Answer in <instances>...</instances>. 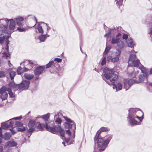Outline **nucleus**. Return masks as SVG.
Masks as SVG:
<instances>
[{
    "instance_id": "nucleus-1",
    "label": "nucleus",
    "mask_w": 152,
    "mask_h": 152,
    "mask_svg": "<svg viewBox=\"0 0 152 152\" xmlns=\"http://www.w3.org/2000/svg\"><path fill=\"white\" fill-rule=\"evenodd\" d=\"M50 113L42 115L41 117L45 121L46 129V130L53 133H55L57 132H59L62 137H64L67 145H69L70 143L69 142V138H66L64 137V131L62 129L59 125L55 126L54 125V122L49 120Z\"/></svg>"
},
{
    "instance_id": "nucleus-2",
    "label": "nucleus",
    "mask_w": 152,
    "mask_h": 152,
    "mask_svg": "<svg viewBox=\"0 0 152 152\" xmlns=\"http://www.w3.org/2000/svg\"><path fill=\"white\" fill-rule=\"evenodd\" d=\"M129 112L127 121L129 125L133 126L140 124V122L136 121V119L138 118L140 121H142L143 118L142 112L138 109L130 108Z\"/></svg>"
},
{
    "instance_id": "nucleus-3",
    "label": "nucleus",
    "mask_w": 152,
    "mask_h": 152,
    "mask_svg": "<svg viewBox=\"0 0 152 152\" xmlns=\"http://www.w3.org/2000/svg\"><path fill=\"white\" fill-rule=\"evenodd\" d=\"M108 129L105 127H101L100 129L98 131L96 134V136L94 138L95 142L97 141L98 146L100 148L99 150L100 152L104 151L107 146L110 140L112 138L111 136L109 135H107L104 137L105 141H104L103 139L100 137L99 136L101 132H105L108 131Z\"/></svg>"
},
{
    "instance_id": "nucleus-4",
    "label": "nucleus",
    "mask_w": 152,
    "mask_h": 152,
    "mask_svg": "<svg viewBox=\"0 0 152 152\" xmlns=\"http://www.w3.org/2000/svg\"><path fill=\"white\" fill-rule=\"evenodd\" d=\"M103 72L104 74L102 75L103 79L109 85L114 83L118 78L117 75L114 73L113 69L106 67L104 69Z\"/></svg>"
},
{
    "instance_id": "nucleus-5",
    "label": "nucleus",
    "mask_w": 152,
    "mask_h": 152,
    "mask_svg": "<svg viewBox=\"0 0 152 152\" xmlns=\"http://www.w3.org/2000/svg\"><path fill=\"white\" fill-rule=\"evenodd\" d=\"M9 36L4 35V34H0V43L1 44L5 43L6 46L5 48H2V50L0 53V57H2L3 59H6L9 57L10 54L9 52L8 44L9 41L8 39Z\"/></svg>"
},
{
    "instance_id": "nucleus-6",
    "label": "nucleus",
    "mask_w": 152,
    "mask_h": 152,
    "mask_svg": "<svg viewBox=\"0 0 152 152\" xmlns=\"http://www.w3.org/2000/svg\"><path fill=\"white\" fill-rule=\"evenodd\" d=\"M9 20L7 18L0 19V34L8 35L11 34L10 32L7 30Z\"/></svg>"
},
{
    "instance_id": "nucleus-7",
    "label": "nucleus",
    "mask_w": 152,
    "mask_h": 152,
    "mask_svg": "<svg viewBox=\"0 0 152 152\" xmlns=\"http://www.w3.org/2000/svg\"><path fill=\"white\" fill-rule=\"evenodd\" d=\"M128 63V70L130 69H133V66L135 67H138V66H139L141 64L140 61L137 58L135 54H131L130 55Z\"/></svg>"
},
{
    "instance_id": "nucleus-8",
    "label": "nucleus",
    "mask_w": 152,
    "mask_h": 152,
    "mask_svg": "<svg viewBox=\"0 0 152 152\" xmlns=\"http://www.w3.org/2000/svg\"><path fill=\"white\" fill-rule=\"evenodd\" d=\"M14 20H15L16 25L18 26V27H16L17 30L20 32H24L26 30V29L23 27L24 22V20L23 17H18Z\"/></svg>"
},
{
    "instance_id": "nucleus-9",
    "label": "nucleus",
    "mask_w": 152,
    "mask_h": 152,
    "mask_svg": "<svg viewBox=\"0 0 152 152\" xmlns=\"http://www.w3.org/2000/svg\"><path fill=\"white\" fill-rule=\"evenodd\" d=\"M63 118L66 121L64 123L65 127L68 129L72 128L73 130H75L76 129V125L74 122L67 117L63 116Z\"/></svg>"
},
{
    "instance_id": "nucleus-10",
    "label": "nucleus",
    "mask_w": 152,
    "mask_h": 152,
    "mask_svg": "<svg viewBox=\"0 0 152 152\" xmlns=\"http://www.w3.org/2000/svg\"><path fill=\"white\" fill-rule=\"evenodd\" d=\"M30 81L28 80H24L20 84L17 85V87L20 88L26 89L29 86Z\"/></svg>"
},
{
    "instance_id": "nucleus-11",
    "label": "nucleus",
    "mask_w": 152,
    "mask_h": 152,
    "mask_svg": "<svg viewBox=\"0 0 152 152\" xmlns=\"http://www.w3.org/2000/svg\"><path fill=\"white\" fill-rule=\"evenodd\" d=\"M134 83H136V80H134L126 79L124 82V88L126 89V91H127L130 86Z\"/></svg>"
},
{
    "instance_id": "nucleus-12",
    "label": "nucleus",
    "mask_w": 152,
    "mask_h": 152,
    "mask_svg": "<svg viewBox=\"0 0 152 152\" xmlns=\"http://www.w3.org/2000/svg\"><path fill=\"white\" fill-rule=\"evenodd\" d=\"M7 91V88L5 86H3L0 89V94H1V98L2 100H5L7 98L8 94L6 92Z\"/></svg>"
},
{
    "instance_id": "nucleus-13",
    "label": "nucleus",
    "mask_w": 152,
    "mask_h": 152,
    "mask_svg": "<svg viewBox=\"0 0 152 152\" xmlns=\"http://www.w3.org/2000/svg\"><path fill=\"white\" fill-rule=\"evenodd\" d=\"M23 63L24 66H26L30 69L32 68L35 66L34 62L31 60H25L24 61Z\"/></svg>"
},
{
    "instance_id": "nucleus-14",
    "label": "nucleus",
    "mask_w": 152,
    "mask_h": 152,
    "mask_svg": "<svg viewBox=\"0 0 152 152\" xmlns=\"http://www.w3.org/2000/svg\"><path fill=\"white\" fill-rule=\"evenodd\" d=\"M126 43L128 46L131 47L132 49L131 51H129V52L130 53H133V52H134V50L132 49L134 45V43L133 42V40L131 38L128 39L126 41Z\"/></svg>"
},
{
    "instance_id": "nucleus-15",
    "label": "nucleus",
    "mask_w": 152,
    "mask_h": 152,
    "mask_svg": "<svg viewBox=\"0 0 152 152\" xmlns=\"http://www.w3.org/2000/svg\"><path fill=\"white\" fill-rule=\"evenodd\" d=\"M10 23L9 26V28L10 30H13L16 29V23L15 20L14 19H10L9 20Z\"/></svg>"
},
{
    "instance_id": "nucleus-16",
    "label": "nucleus",
    "mask_w": 152,
    "mask_h": 152,
    "mask_svg": "<svg viewBox=\"0 0 152 152\" xmlns=\"http://www.w3.org/2000/svg\"><path fill=\"white\" fill-rule=\"evenodd\" d=\"M146 76H145L144 74L141 75L139 76L138 79L136 80V83H141L146 78V83H147V78H146Z\"/></svg>"
},
{
    "instance_id": "nucleus-17",
    "label": "nucleus",
    "mask_w": 152,
    "mask_h": 152,
    "mask_svg": "<svg viewBox=\"0 0 152 152\" xmlns=\"http://www.w3.org/2000/svg\"><path fill=\"white\" fill-rule=\"evenodd\" d=\"M44 70V67L43 66H39L37 68L34 70V73L36 75H38L40 74Z\"/></svg>"
},
{
    "instance_id": "nucleus-18",
    "label": "nucleus",
    "mask_w": 152,
    "mask_h": 152,
    "mask_svg": "<svg viewBox=\"0 0 152 152\" xmlns=\"http://www.w3.org/2000/svg\"><path fill=\"white\" fill-rule=\"evenodd\" d=\"M59 113H58L57 115H54L55 122L56 124H60L62 120L59 117Z\"/></svg>"
},
{
    "instance_id": "nucleus-19",
    "label": "nucleus",
    "mask_w": 152,
    "mask_h": 152,
    "mask_svg": "<svg viewBox=\"0 0 152 152\" xmlns=\"http://www.w3.org/2000/svg\"><path fill=\"white\" fill-rule=\"evenodd\" d=\"M17 145L16 142L13 140H10L7 142L6 144V147H12L15 146Z\"/></svg>"
},
{
    "instance_id": "nucleus-20",
    "label": "nucleus",
    "mask_w": 152,
    "mask_h": 152,
    "mask_svg": "<svg viewBox=\"0 0 152 152\" xmlns=\"http://www.w3.org/2000/svg\"><path fill=\"white\" fill-rule=\"evenodd\" d=\"M7 72L9 73V75L10 76L11 80H13L16 75V72L10 69H8Z\"/></svg>"
},
{
    "instance_id": "nucleus-21",
    "label": "nucleus",
    "mask_w": 152,
    "mask_h": 152,
    "mask_svg": "<svg viewBox=\"0 0 152 152\" xmlns=\"http://www.w3.org/2000/svg\"><path fill=\"white\" fill-rule=\"evenodd\" d=\"M137 67H138L139 69L141 70L142 73L145 74L146 76H147L148 75L147 72H146L147 71V69L143 66H141V64L139 66H138Z\"/></svg>"
},
{
    "instance_id": "nucleus-22",
    "label": "nucleus",
    "mask_w": 152,
    "mask_h": 152,
    "mask_svg": "<svg viewBox=\"0 0 152 152\" xmlns=\"http://www.w3.org/2000/svg\"><path fill=\"white\" fill-rule=\"evenodd\" d=\"M11 136V133L9 132L5 133L2 137V138L6 140L9 139Z\"/></svg>"
},
{
    "instance_id": "nucleus-23",
    "label": "nucleus",
    "mask_w": 152,
    "mask_h": 152,
    "mask_svg": "<svg viewBox=\"0 0 152 152\" xmlns=\"http://www.w3.org/2000/svg\"><path fill=\"white\" fill-rule=\"evenodd\" d=\"M49 36V35L46 34L45 35H41L39 37V38L41 42H44L46 38Z\"/></svg>"
},
{
    "instance_id": "nucleus-24",
    "label": "nucleus",
    "mask_w": 152,
    "mask_h": 152,
    "mask_svg": "<svg viewBox=\"0 0 152 152\" xmlns=\"http://www.w3.org/2000/svg\"><path fill=\"white\" fill-rule=\"evenodd\" d=\"M41 24H43V28L46 29V30H45V32L46 34H47V33L48 32L49 30L50 29V27H49L48 24L46 23L42 22H41Z\"/></svg>"
},
{
    "instance_id": "nucleus-25",
    "label": "nucleus",
    "mask_w": 152,
    "mask_h": 152,
    "mask_svg": "<svg viewBox=\"0 0 152 152\" xmlns=\"http://www.w3.org/2000/svg\"><path fill=\"white\" fill-rule=\"evenodd\" d=\"M42 27L43 25L42 24H41V22L40 23V24H39L37 27V29L39 33H43L44 32L43 30V29Z\"/></svg>"
},
{
    "instance_id": "nucleus-26",
    "label": "nucleus",
    "mask_w": 152,
    "mask_h": 152,
    "mask_svg": "<svg viewBox=\"0 0 152 152\" xmlns=\"http://www.w3.org/2000/svg\"><path fill=\"white\" fill-rule=\"evenodd\" d=\"M24 76L26 79L28 80H31L33 78L34 76L32 74L25 73L24 75Z\"/></svg>"
},
{
    "instance_id": "nucleus-27",
    "label": "nucleus",
    "mask_w": 152,
    "mask_h": 152,
    "mask_svg": "<svg viewBox=\"0 0 152 152\" xmlns=\"http://www.w3.org/2000/svg\"><path fill=\"white\" fill-rule=\"evenodd\" d=\"M7 91L8 92L9 96L10 97L13 98L15 96L13 93L11 89L10 88H7Z\"/></svg>"
},
{
    "instance_id": "nucleus-28",
    "label": "nucleus",
    "mask_w": 152,
    "mask_h": 152,
    "mask_svg": "<svg viewBox=\"0 0 152 152\" xmlns=\"http://www.w3.org/2000/svg\"><path fill=\"white\" fill-rule=\"evenodd\" d=\"M120 40V38L116 37L113 38L111 40V43L113 44H117L118 42Z\"/></svg>"
},
{
    "instance_id": "nucleus-29",
    "label": "nucleus",
    "mask_w": 152,
    "mask_h": 152,
    "mask_svg": "<svg viewBox=\"0 0 152 152\" xmlns=\"http://www.w3.org/2000/svg\"><path fill=\"white\" fill-rule=\"evenodd\" d=\"M36 122L34 120L30 121L28 124V126L29 128H32L35 124Z\"/></svg>"
},
{
    "instance_id": "nucleus-30",
    "label": "nucleus",
    "mask_w": 152,
    "mask_h": 152,
    "mask_svg": "<svg viewBox=\"0 0 152 152\" xmlns=\"http://www.w3.org/2000/svg\"><path fill=\"white\" fill-rule=\"evenodd\" d=\"M139 72L138 71H137V72H135V71H133L132 73L129 74V76L132 78H134L136 77V74H138Z\"/></svg>"
},
{
    "instance_id": "nucleus-31",
    "label": "nucleus",
    "mask_w": 152,
    "mask_h": 152,
    "mask_svg": "<svg viewBox=\"0 0 152 152\" xmlns=\"http://www.w3.org/2000/svg\"><path fill=\"white\" fill-rule=\"evenodd\" d=\"M124 43L123 41L119 40L117 44V46L120 48H122L124 47Z\"/></svg>"
},
{
    "instance_id": "nucleus-32",
    "label": "nucleus",
    "mask_w": 152,
    "mask_h": 152,
    "mask_svg": "<svg viewBox=\"0 0 152 152\" xmlns=\"http://www.w3.org/2000/svg\"><path fill=\"white\" fill-rule=\"evenodd\" d=\"M1 126V128L4 129H7L9 127L8 124L6 122L2 123Z\"/></svg>"
},
{
    "instance_id": "nucleus-33",
    "label": "nucleus",
    "mask_w": 152,
    "mask_h": 152,
    "mask_svg": "<svg viewBox=\"0 0 152 152\" xmlns=\"http://www.w3.org/2000/svg\"><path fill=\"white\" fill-rule=\"evenodd\" d=\"M111 48V46L110 45H108L106 47L105 51L103 53L104 56H106L107 53L109 52V50Z\"/></svg>"
},
{
    "instance_id": "nucleus-34",
    "label": "nucleus",
    "mask_w": 152,
    "mask_h": 152,
    "mask_svg": "<svg viewBox=\"0 0 152 152\" xmlns=\"http://www.w3.org/2000/svg\"><path fill=\"white\" fill-rule=\"evenodd\" d=\"M23 72V69L20 66L18 67L17 70V72L18 75H20Z\"/></svg>"
},
{
    "instance_id": "nucleus-35",
    "label": "nucleus",
    "mask_w": 152,
    "mask_h": 152,
    "mask_svg": "<svg viewBox=\"0 0 152 152\" xmlns=\"http://www.w3.org/2000/svg\"><path fill=\"white\" fill-rule=\"evenodd\" d=\"M119 60V57L118 56H115L111 59V61L113 63L117 62Z\"/></svg>"
},
{
    "instance_id": "nucleus-36",
    "label": "nucleus",
    "mask_w": 152,
    "mask_h": 152,
    "mask_svg": "<svg viewBox=\"0 0 152 152\" xmlns=\"http://www.w3.org/2000/svg\"><path fill=\"white\" fill-rule=\"evenodd\" d=\"M45 127V125L43 124H39L37 126V128L40 129L41 130H42Z\"/></svg>"
},
{
    "instance_id": "nucleus-37",
    "label": "nucleus",
    "mask_w": 152,
    "mask_h": 152,
    "mask_svg": "<svg viewBox=\"0 0 152 152\" xmlns=\"http://www.w3.org/2000/svg\"><path fill=\"white\" fill-rule=\"evenodd\" d=\"M121 50H119V49H117L116 50V51L114 52V55L115 56L118 57L120 56L121 54Z\"/></svg>"
},
{
    "instance_id": "nucleus-38",
    "label": "nucleus",
    "mask_w": 152,
    "mask_h": 152,
    "mask_svg": "<svg viewBox=\"0 0 152 152\" xmlns=\"http://www.w3.org/2000/svg\"><path fill=\"white\" fill-rule=\"evenodd\" d=\"M106 56H104L103 55V57L102 58L101 64L102 66L104 65L106 63Z\"/></svg>"
},
{
    "instance_id": "nucleus-39",
    "label": "nucleus",
    "mask_w": 152,
    "mask_h": 152,
    "mask_svg": "<svg viewBox=\"0 0 152 152\" xmlns=\"http://www.w3.org/2000/svg\"><path fill=\"white\" fill-rule=\"evenodd\" d=\"M117 89H118V90H120L122 89V85L120 83H118L117 85Z\"/></svg>"
},
{
    "instance_id": "nucleus-40",
    "label": "nucleus",
    "mask_w": 152,
    "mask_h": 152,
    "mask_svg": "<svg viewBox=\"0 0 152 152\" xmlns=\"http://www.w3.org/2000/svg\"><path fill=\"white\" fill-rule=\"evenodd\" d=\"M15 125L16 126L18 127H21L23 126V124L20 122L16 121Z\"/></svg>"
},
{
    "instance_id": "nucleus-41",
    "label": "nucleus",
    "mask_w": 152,
    "mask_h": 152,
    "mask_svg": "<svg viewBox=\"0 0 152 152\" xmlns=\"http://www.w3.org/2000/svg\"><path fill=\"white\" fill-rule=\"evenodd\" d=\"M53 61H50L48 64L46 65V68H48L50 67L51 66L53 65Z\"/></svg>"
},
{
    "instance_id": "nucleus-42",
    "label": "nucleus",
    "mask_w": 152,
    "mask_h": 152,
    "mask_svg": "<svg viewBox=\"0 0 152 152\" xmlns=\"http://www.w3.org/2000/svg\"><path fill=\"white\" fill-rule=\"evenodd\" d=\"M26 128L25 127L23 126L22 128H18L17 129V130L18 131H20L21 132H23V131H24L26 130Z\"/></svg>"
},
{
    "instance_id": "nucleus-43",
    "label": "nucleus",
    "mask_w": 152,
    "mask_h": 152,
    "mask_svg": "<svg viewBox=\"0 0 152 152\" xmlns=\"http://www.w3.org/2000/svg\"><path fill=\"white\" fill-rule=\"evenodd\" d=\"M35 130V129L34 128H30L28 131V133H31L34 131Z\"/></svg>"
},
{
    "instance_id": "nucleus-44",
    "label": "nucleus",
    "mask_w": 152,
    "mask_h": 152,
    "mask_svg": "<svg viewBox=\"0 0 152 152\" xmlns=\"http://www.w3.org/2000/svg\"><path fill=\"white\" fill-rule=\"evenodd\" d=\"M5 73L3 71H1L0 72V77H4L5 76Z\"/></svg>"
},
{
    "instance_id": "nucleus-45",
    "label": "nucleus",
    "mask_w": 152,
    "mask_h": 152,
    "mask_svg": "<svg viewBox=\"0 0 152 152\" xmlns=\"http://www.w3.org/2000/svg\"><path fill=\"white\" fill-rule=\"evenodd\" d=\"M12 120L11 119L10 120V121L9 124H8L9 127H12L13 125L14 122L12 121Z\"/></svg>"
},
{
    "instance_id": "nucleus-46",
    "label": "nucleus",
    "mask_w": 152,
    "mask_h": 152,
    "mask_svg": "<svg viewBox=\"0 0 152 152\" xmlns=\"http://www.w3.org/2000/svg\"><path fill=\"white\" fill-rule=\"evenodd\" d=\"M22 118V116H20L19 117H17L15 118H13L11 119V120H19L20 119Z\"/></svg>"
},
{
    "instance_id": "nucleus-47",
    "label": "nucleus",
    "mask_w": 152,
    "mask_h": 152,
    "mask_svg": "<svg viewBox=\"0 0 152 152\" xmlns=\"http://www.w3.org/2000/svg\"><path fill=\"white\" fill-rule=\"evenodd\" d=\"M128 37V35L127 34H124L123 36V38L124 39H126Z\"/></svg>"
},
{
    "instance_id": "nucleus-48",
    "label": "nucleus",
    "mask_w": 152,
    "mask_h": 152,
    "mask_svg": "<svg viewBox=\"0 0 152 152\" xmlns=\"http://www.w3.org/2000/svg\"><path fill=\"white\" fill-rule=\"evenodd\" d=\"M149 88L151 92H152V83H149Z\"/></svg>"
},
{
    "instance_id": "nucleus-49",
    "label": "nucleus",
    "mask_w": 152,
    "mask_h": 152,
    "mask_svg": "<svg viewBox=\"0 0 152 152\" xmlns=\"http://www.w3.org/2000/svg\"><path fill=\"white\" fill-rule=\"evenodd\" d=\"M54 60L57 61L58 62H61L62 61V59L59 58H55Z\"/></svg>"
},
{
    "instance_id": "nucleus-50",
    "label": "nucleus",
    "mask_w": 152,
    "mask_h": 152,
    "mask_svg": "<svg viewBox=\"0 0 152 152\" xmlns=\"http://www.w3.org/2000/svg\"><path fill=\"white\" fill-rule=\"evenodd\" d=\"M66 134H67L69 136H70L71 135V133L69 131V129L66 131Z\"/></svg>"
},
{
    "instance_id": "nucleus-51",
    "label": "nucleus",
    "mask_w": 152,
    "mask_h": 152,
    "mask_svg": "<svg viewBox=\"0 0 152 152\" xmlns=\"http://www.w3.org/2000/svg\"><path fill=\"white\" fill-rule=\"evenodd\" d=\"M113 85V88L114 89H115V91L116 92H117L118 90H117V87L115 85H114L113 83H112V84Z\"/></svg>"
},
{
    "instance_id": "nucleus-52",
    "label": "nucleus",
    "mask_w": 152,
    "mask_h": 152,
    "mask_svg": "<svg viewBox=\"0 0 152 152\" xmlns=\"http://www.w3.org/2000/svg\"><path fill=\"white\" fill-rule=\"evenodd\" d=\"M111 33V31H109L107 33V34H105L104 35V37H108L110 35Z\"/></svg>"
},
{
    "instance_id": "nucleus-53",
    "label": "nucleus",
    "mask_w": 152,
    "mask_h": 152,
    "mask_svg": "<svg viewBox=\"0 0 152 152\" xmlns=\"http://www.w3.org/2000/svg\"><path fill=\"white\" fill-rule=\"evenodd\" d=\"M111 56H109L107 57V60L108 62L110 61V60L111 61V59H112Z\"/></svg>"
},
{
    "instance_id": "nucleus-54",
    "label": "nucleus",
    "mask_w": 152,
    "mask_h": 152,
    "mask_svg": "<svg viewBox=\"0 0 152 152\" xmlns=\"http://www.w3.org/2000/svg\"><path fill=\"white\" fill-rule=\"evenodd\" d=\"M122 35V34L121 33H118L117 35L116 36V37H117L121 38Z\"/></svg>"
},
{
    "instance_id": "nucleus-55",
    "label": "nucleus",
    "mask_w": 152,
    "mask_h": 152,
    "mask_svg": "<svg viewBox=\"0 0 152 152\" xmlns=\"http://www.w3.org/2000/svg\"><path fill=\"white\" fill-rule=\"evenodd\" d=\"M15 86V84H14V83H10V84H9V86L10 87H11V86Z\"/></svg>"
},
{
    "instance_id": "nucleus-56",
    "label": "nucleus",
    "mask_w": 152,
    "mask_h": 152,
    "mask_svg": "<svg viewBox=\"0 0 152 152\" xmlns=\"http://www.w3.org/2000/svg\"><path fill=\"white\" fill-rule=\"evenodd\" d=\"M29 69H29V68H26V67H24V72H26V71H27Z\"/></svg>"
},
{
    "instance_id": "nucleus-57",
    "label": "nucleus",
    "mask_w": 152,
    "mask_h": 152,
    "mask_svg": "<svg viewBox=\"0 0 152 152\" xmlns=\"http://www.w3.org/2000/svg\"><path fill=\"white\" fill-rule=\"evenodd\" d=\"M3 150V147L2 146H0V152H2Z\"/></svg>"
},
{
    "instance_id": "nucleus-58",
    "label": "nucleus",
    "mask_w": 152,
    "mask_h": 152,
    "mask_svg": "<svg viewBox=\"0 0 152 152\" xmlns=\"http://www.w3.org/2000/svg\"><path fill=\"white\" fill-rule=\"evenodd\" d=\"M2 136V129L0 127V137H1Z\"/></svg>"
},
{
    "instance_id": "nucleus-59",
    "label": "nucleus",
    "mask_w": 152,
    "mask_h": 152,
    "mask_svg": "<svg viewBox=\"0 0 152 152\" xmlns=\"http://www.w3.org/2000/svg\"><path fill=\"white\" fill-rule=\"evenodd\" d=\"M8 65L10 67H11L12 66V64H11V63L10 62V60L8 61Z\"/></svg>"
},
{
    "instance_id": "nucleus-60",
    "label": "nucleus",
    "mask_w": 152,
    "mask_h": 152,
    "mask_svg": "<svg viewBox=\"0 0 152 152\" xmlns=\"http://www.w3.org/2000/svg\"><path fill=\"white\" fill-rule=\"evenodd\" d=\"M149 34L150 35L152 34V28L150 29V32Z\"/></svg>"
},
{
    "instance_id": "nucleus-61",
    "label": "nucleus",
    "mask_w": 152,
    "mask_h": 152,
    "mask_svg": "<svg viewBox=\"0 0 152 152\" xmlns=\"http://www.w3.org/2000/svg\"><path fill=\"white\" fill-rule=\"evenodd\" d=\"M34 18V19H35V20L36 22V23H37V19H36V18L34 16H32Z\"/></svg>"
},
{
    "instance_id": "nucleus-62",
    "label": "nucleus",
    "mask_w": 152,
    "mask_h": 152,
    "mask_svg": "<svg viewBox=\"0 0 152 152\" xmlns=\"http://www.w3.org/2000/svg\"><path fill=\"white\" fill-rule=\"evenodd\" d=\"M150 74H152V69L150 70Z\"/></svg>"
},
{
    "instance_id": "nucleus-63",
    "label": "nucleus",
    "mask_w": 152,
    "mask_h": 152,
    "mask_svg": "<svg viewBox=\"0 0 152 152\" xmlns=\"http://www.w3.org/2000/svg\"><path fill=\"white\" fill-rule=\"evenodd\" d=\"M65 143L64 142H62V144L64 145V146H65L66 145H65Z\"/></svg>"
},
{
    "instance_id": "nucleus-64",
    "label": "nucleus",
    "mask_w": 152,
    "mask_h": 152,
    "mask_svg": "<svg viewBox=\"0 0 152 152\" xmlns=\"http://www.w3.org/2000/svg\"><path fill=\"white\" fill-rule=\"evenodd\" d=\"M2 140L1 138H0V144L2 142Z\"/></svg>"
}]
</instances>
